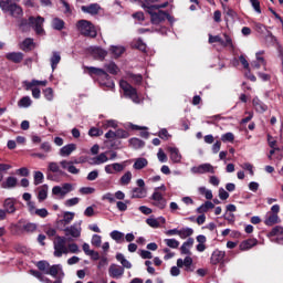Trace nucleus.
Returning <instances> with one entry per match:
<instances>
[{"label": "nucleus", "instance_id": "obj_1", "mask_svg": "<svg viewBox=\"0 0 283 283\" xmlns=\"http://www.w3.org/2000/svg\"><path fill=\"white\" fill-rule=\"evenodd\" d=\"M54 258H63V255H67V253H81V249L76 243H70L67 247V241L65 237H56L53 241Z\"/></svg>", "mask_w": 283, "mask_h": 283}, {"label": "nucleus", "instance_id": "obj_2", "mask_svg": "<svg viewBox=\"0 0 283 283\" xmlns=\"http://www.w3.org/2000/svg\"><path fill=\"white\" fill-rule=\"evenodd\" d=\"M86 70L88 71L90 76H97L99 85L114 90V81L109 80V74H107V71L94 66H87Z\"/></svg>", "mask_w": 283, "mask_h": 283}, {"label": "nucleus", "instance_id": "obj_3", "mask_svg": "<svg viewBox=\"0 0 283 283\" xmlns=\"http://www.w3.org/2000/svg\"><path fill=\"white\" fill-rule=\"evenodd\" d=\"M167 6H169V2H164L161 4H157L156 7L146 9L148 14H150V21L154 25H158L159 23H163L165 19H167V12L160 10V8H167Z\"/></svg>", "mask_w": 283, "mask_h": 283}, {"label": "nucleus", "instance_id": "obj_4", "mask_svg": "<svg viewBox=\"0 0 283 283\" xmlns=\"http://www.w3.org/2000/svg\"><path fill=\"white\" fill-rule=\"evenodd\" d=\"M75 28L82 36H88V39H96L98 36V31H96V27L91 21L80 20L76 22Z\"/></svg>", "mask_w": 283, "mask_h": 283}, {"label": "nucleus", "instance_id": "obj_5", "mask_svg": "<svg viewBox=\"0 0 283 283\" xmlns=\"http://www.w3.org/2000/svg\"><path fill=\"white\" fill-rule=\"evenodd\" d=\"M0 8L3 12H9L11 17L19 19V17H23V9L12 2V0H0Z\"/></svg>", "mask_w": 283, "mask_h": 283}, {"label": "nucleus", "instance_id": "obj_6", "mask_svg": "<svg viewBox=\"0 0 283 283\" xmlns=\"http://www.w3.org/2000/svg\"><path fill=\"white\" fill-rule=\"evenodd\" d=\"M39 85L42 87H45L48 85V80L44 81H38V80H32L31 82L25 81L24 86L27 91L32 92L33 98H41V88H39Z\"/></svg>", "mask_w": 283, "mask_h": 283}, {"label": "nucleus", "instance_id": "obj_7", "mask_svg": "<svg viewBox=\"0 0 283 283\" xmlns=\"http://www.w3.org/2000/svg\"><path fill=\"white\" fill-rule=\"evenodd\" d=\"M119 87L123 90L125 96L133 99V103H140V98L138 97V92L127 81L122 80L119 82Z\"/></svg>", "mask_w": 283, "mask_h": 283}, {"label": "nucleus", "instance_id": "obj_8", "mask_svg": "<svg viewBox=\"0 0 283 283\" xmlns=\"http://www.w3.org/2000/svg\"><path fill=\"white\" fill-rule=\"evenodd\" d=\"M29 23L39 36H43V34H45V29H43V23H45V19L41 15L36 18L30 17Z\"/></svg>", "mask_w": 283, "mask_h": 283}, {"label": "nucleus", "instance_id": "obj_9", "mask_svg": "<svg viewBox=\"0 0 283 283\" xmlns=\"http://www.w3.org/2000/svg\"><path fill=\"white\" fill-rule=\"evenodd\" d=\"M150 200H153V206L157 207V209H165L167 207V199L158 189L154 190Z\"/></svg>", "mask_w": 283, "mask_h": 283}, {"label": "nucleus", "instance_id": "obj_10", "mask_svg": "<svg viewBox=\"0 0 283 283\" xmlns=\"http://www.w3.org/2000/svg\"><path fill=\"white\" fill-rule=\"evenodd\" d=\"M191 174H216V167L211 164H201L199 166H193L190 169Z\"/></svg>", "mask_w": 283, "mask_h": 283}, {"label": "nucleus", "instance_id": "obj_11", "mask_svg": "<svg viewBox=\"0 0 283 283\" xmlns=\"http://www.w3.org/2000/svg\"><path fill=\"white\" fill-rule=\"evenodd\" d=\"M81 222L74 223L64 229L65 235H71V238H81Z\"/></svg>", "mask_w": 283, "mask_h": 283}, {"label": "nucleus", "instance_id": "obj_12", "mask_svg": "<svg viewBox=\"0 0 283 283\" xmlns=\"http://www.w3.org/2000/svg\"><path fill=\"white\" fill-rule=\"evenodd\" d=\"M268 238H276L274 242L277 244H283V228L282 226L274 227L269 233Z\"/></svg>", "mask_w": 283, "mask_h": 283}, {"label": "nucleus", "instance_id": "obj_13", "mask_svg": "<svg viewBox=\"0 0 283 283\" xmlns=\"http://www.w3.org/2000/svg\"><path fill=\"white\" fill-rule=\"evenodd\" d=\"M72 191V184H63V186H54L52 188L53 196H67Z\"/></svg>", "mask_w": 283, "mask_h": 283}, {"label": "nucleus", "instance_id": "obj_14", "mask_svg": "<svg viewBox=\"0 0 283 283\" xmlns=\"http://www.w3.org/2000/svg\"><path fill=\"white\" fill-rule=\"evenodd\" d=\"M81 10L85 14H91L92 17H96V14H98V12H101V4L91 3L88 6H82Z\"/></svg>", "mask_w": 283, "mask_h": 283}, {"label": "nucleus", "instance_id": "obj_15", "mask_svg": "<svg viewBox=\"0 0 283 283\" xmlns=\"http://www.w3.org/2000/svg\"><path fill=\"white\" fill-rule=\"evenodd\" d=\"M125 274V269L120 268L116 264H111L108 269V275L109 277H113L114 280H119L122 275Z\"/></svg>", "mask_w": 283, "mask_h": 283}, {"label": "nucleus", "instance_id": "obj_16", "mask_svg": "<svg viewBox=\"0 0 283 283\" xmlns=\"http://www.w3.org/2000/svg\"><path fill=\"white\" fill-rule=\"evenodd\" d=\"M224 255H227V252L221 250H214L210 258L211 264H220V262L224 260Z\"/></svg>", "mask_w": 283, "mask_h": 283}, {"label": "nucleus", "instance_id": "obj_17", "mask_svg": "<svg viewBox=\"0 0 283 283\" xmlns=\"http://www.w3.org/2000/svg\"><path fill=\"white\" fill-rule=\"evenodd\" d=\"M165 222H167L165 217H159L158 219L148 218L146 220V224H148V227H151V229H158V228H160V224H165Z\"/></svg>", "mask_w": 283, "mask_h": 283}, {"label": "nucleus", "instance_id": "obj_18", "mask_svg": "<svg viewBox=\"0 0 283 283\" xmlns=\"http://www.w3.org/2000/svg\"><path fill=\"white\" fill-rule=\"evenodd\" d=\"M256 245H258V239H248L240 243L239 249L240 251H249Z\"/></svg>", "mask_w": 283, "mask_h": 283}, {"label": "nucleus", "instance_id": "obj_19", "mask_svg": "<svg viewBox=\"0 0 283 283\" xmlns=\"http://www.w3.org/2000/svg\"><path fill=\"white\" fill-rule=\"evenodd\" d=\"M280 222V216L271 212H266L264 224L266 227H273V224H277Z\"/></svg>", "mask_w": 283, "mask_h": 283}, {"label": "nucleus", "instance_id": "obj_20", "mask_svg": "<svg viewBox=\"0 0 283 283\" xmlns=\"http://www.w3.org/2000/svg\"><path fill=\"white\" fill-rule=\"evenodd\" d=\"M252 105H253L255 112H258L259 114H264V112H266V109H269V106H266V104H264V102L260 101V98H258V97L253 98Z\"/></svg>", "mask_w": 283, "mask_h": 283}, {"label": "nucleus", "instance_id": "obj_21", "mask_svg": "<svg viewBox=\"0 0 283 283\" xmlns=\"http://www.w3.org/2000/svg\"><path fill=\"white\" fill-rule=\"evenodd\" d=\"M73 151H76V144H69L60 149V156L67 158V156H72Z\"/></svg>", "mask_w": 283, "mask_h": 283}, {"label": "nucleus", "instance_id": "obj_22", "mask_svg": "<svg viewBox=\"0 0 283 283\" xmlns=\"http://www.w3.org/2000/svg\"><path fill=\"white\" fill-rule=\"evenodd\" d=\"M191 264H193V259H191V256H186L185 260L182 259L177 260V266L179 269H182V266H185V271H192Z\"/></svg>", "mask_w": 283, "mask_h": 283}, {"label": "nucleus", "instance_id": "obj_23", "mask_svg": "<svg viewBox=\"0 0 283 283\" xmlns=\"http://www.w3.org/2000/svg\"><path fill=\"white\" fill-rule=\"evenodd\" d=\"M191 247H193V238L185 241L180 248L181 255H191Z\"/></svg>", "mask_w": 283, "mask_h": 283}, {"label": "nucleus", "instance_id": "obj_24", "mask_svg": "<svg viewBox=\"0 0 283 283\" xmlns=\"http://www.w3.org/2000/svg\"><path fill=\"white\" fill-rule=\"evenodd\" d=\"M210 209H216V205H213V202H211V201H206L205 203L199 206L196 209V211H197V213L205 216V213H208Z\"/></svg>", "mask_w": 283, "mask_h": 283}, {"label": "nucleus", "instance_id": "obj_25", "mask_svg": "<svg viewBox=\"0 0 283 283\" xmlns=\"http://www.w3.org/2000/svg\"><path fill=\"white\" fill-rule=\"evenodd\" d=\"M147 165H149V161L147 160V158L139 157V158L135 159L133 169H136V170L145 169V167H147Z\"/></svg>", "mask_w": 283, "mask_h": 283}, {"label": "nucleus", "instance_id": "obj_26", "mask_svg": "<svg viewBox=\"0 0 283 283\" xmlns=\"http://www.w3.org/2000/svg\"><path fill=\"white\" fill-rule=\"evenodd\" d=\"M6 57L8 59V61H12V63H21V61H23V53L11 52L7 53Z\"/></svg>", "mask_w": 283, "mask_h": 283}, {"label": "nucleus", "instance_id": "obj_27", "mask_svg": "<svg viewBox=\"0 0 283 283\" xmlns=\"http://www.w3.org/2000/svg\"><path fill=\"white\" fill-rule=\"evenodd\" d=\"M18 180L15 177H8L2 184V189H14L17 187Z\"/></svg>", "mask_w": 283, "mask_h": 283}, {"label": "nucleus", "instance_id": "obj_28", "mask_svg": "<svg viewBox=\"0 0 283 283\" xmlns=\"http://www.w3.org/2000/svg\"><path fill=\"white\" fill-rule=\"evenodd\" d=\"M52 70H56L59 63H61V53L59 51H53L50 59Z\"/></svg>", "mask_w": 283, "mask_h": 283}, {"label": "nucleus", "instance_id": "obj_29", "mask_svg": "<svg viewBox=\"0 0 283 283\" xmlns=\"http://www.w3.org/2000/svg\"><path fill=\"white\" fill-rule=\"evenodd\" d=\"M60 273H63V266L61 264H54V265H50L49 272H46V275L56 277Z\"/></svg>", "mask_w": 283, "mask_h": 283}, {"label": "nucleus", "instance_id": "obj_30", "mask_svg": "<svg viewBox=\"0 0 283 283\" xmlns=\"http://www.w3.org/2000/svg\"><path fill=\"white\" fill-rule=\"evenodd\" d=\"M3 209L7 211V213H14V211H17V207H14V199H6L3 203Z\"/></svg>", "mask_w": 283, "mask_h": 283}, {"label": "nucleus", "instance_id": "obj_31", "mask_svg": "<svg viewBox=\"0 0 283 283\" xmlns=\"http://www.w3.org/2000/svg\"><path fill=\"white\" fill-rule=\"evenodd\" d=\"M30 275H33V277H36V280H39L40 282L43 283H52V280L48 279L45 275H43V273H41L40 271L36 270H30L29 271Z\"/></svg>", "mask_w": 283, "mask_h": 283}, {"label": "nucleus", "instance_id": "obj_32", "mask_svg": "<svg viewBox=\"0 0 283 283\" xmlns=\"http://www.w3.org/2000/svg\"><path fill=\"white\" fill-rule=\"evenodd\" d=\"M147 190L145 188H133L130 192V198H146Z\"/></svg>", "mask_w": 283, "mask_h": 283}, {"label": "nucleus", "instance_id": "obj_33", "mask_svg": "<svg viewBox=\"0 0 283 283\" xmlns=\"http://www.w3.org/2000/svg\"><path fill=\"white\" fill-rule=\"evenodd\" d=\"M92 54L94 59H98L99 61H104L105 56H107V51L103 50L102 48H94L92 50Z\"/></svg>", "mask_w": 283, "mask_h": 283}, {"label": "nucleus", "instance_id": "obj_34", "mask_svg": "<svg viewBox=\"0 0 283 283\" xmlns=\"http://www.w3.org/2000/svg\"><path fill=\"white\" fill-rule=\"evenodd\" d=\"M48 199V185H43L38 188V200L39 202H43V200Z\"/></svg>", "mask_w": 283, "mask_h": 283}, {"label": "nucleus", "instance_id": "obj_35", "mask_svg": "<svg viewBox=\"0 0 283 283\" xmlns=\"http://www.w3.org/2000/svg\"><path fill=\"white\" fill-rule=\"evenodd\" d=\"M128 143L129 147H132L133 149H143V147H145V142L136 137L130 138Z\"/></svg>", "mask_w": 283, "mask_h": 283}, {"label": "nucleus", "instance_id": "obj_36", "mask_svg": "<svg viewBox=\"0 0 283 283\" xmlns=\"http://www.w3.org/2000/svg\"><path fill=\"white\" fill-rule=\"evenodd\" d=\"M109 158L107 157L106 153H101L96 157L93 158L92 165H104V163H107Z\"/></svg>", "mask_w": 283, "mask_h": 283}, {"label": "nucleus", "instance_id": "obj_37", "mask_svg": "<svg viewBox=\"0 0 283 283\" xmlns=\"http://www.w3.org/2000/svg\"><path fill=\"white\" fill-rule=\"evenodd\" d=\"M169 153L172 163H180V160H182V155H180V150H178V148H169Z\"/></svg>", "mask_w": 283, "mask_h": 283}, {"label": "nucleus", "instance_id": "obj_38", "mask_svg": "<svg viewBox=\"0 0 283 283\" xmlns=\"http://www.w3.org/2000/svg\"><path fill=\"white\" fill-rule=\"evenodd\" d=\"M105 70L108 72V74H118L120 72V69H118V65L114 62H108L104 65Z\"/></svg>", "mask_w": 283, "mask_h": 283}, {"label": "nucleus", "instance_id": "obj_39", "mask_svg": "<svg viewBox=\"0 0 283 283\" xmlns=\"http://www.w3.org/2000/svg\"><path fill=\"white\" fill-rule=\"evenodd\" d=\"M117 262H120L122 266L124 269H132V262L125 259V255L123 253L116 254Z\"/></svg>", "mask_w": 283, "mask_h": 283}, {"label": "nucleus", "instance_id": "obj_40", "mask_svg": "<svg viewBox=\"0 0 283 283\" xmlns=\"http://www.w3.org/2000/svg\"><path fill=\"white\" fill-rule=\"evenodd\" d=\"M139 3H142L144 10H149L150 8H157L158 0H139Z\"/></svg>", "mask_w": 283, "mask_h": 283}, {"label": "nucleus", "instance_id": "obj_41", "mask_svg": "<svg viewBox=\"0 0 283 283\" xmlns=\"http://www.w3.org/2000/svg\"><path fill=\"white\" fill-rule=\"evenodd\" d=\"M32 106V98L30 96H24L19 99L18 107L20 108H28Z\"/></svg>", "mask_w": 283, "mask_h": 283}, {"label": "nucleus", "instance_id": "obj_42", "mask_svg": "<svg viewBox=\"0 0 283 283\" xmlns=\"http://www.w3.org/2000/svg\"><path fill=\"white\" fill-rule=\"evenodd\" d=\"M48 171H51V174H63V171L61 170V166H59V163L56 161L49 163Z\"/></svg>", "mask_w": 283, "mask_h": 283}, {"label": "nucleus", "instance_id": "obj_43", "mask_svg": "<svg viewBox=\"0 0 283 283\" xmlns=\"http://www.w3.org/2000/svg\"><path fill=\"white\" fill-rule=\"evenodd\" d=\"M52 28L53 30L61 31L65 28V21L61 20L60 18H54L52 20Z\"/></svg>", "mask_w": 283, "mask_h": 283}, {"label": "nucleus", "instance_id": "obj_44", "mask_svg": "<svg viewBox=\"0 0 283 283\" xmlns=\"http://www.w3.org/2000/svg\"><path fill=\"white\" fill-rule=\"evenodd\" d=\"M35 266L39 269V271H42V273H45V275H48L50 271V262L39 261Z\"/></svg>", "mask_w": 283, "mask_h": 283}, {"label": "nucleus", "instance_id": "obj_45", "mask_svg": "<svg viewBox=\"0 0 283 283\" xmlns=\"http://www.w3.org/2000/svg\"><path fill=\"white\" fill-rule=\"evenodd\" d=\"M191 235H193V229L191 228H182L179 230V238H181V240L191 238Z\"/></svg>", "mask_w": 283, "mask_h": 283}, {"label": "nucleus", "instance_id": "obj_46", "mask_svg": "<svg viewBox=\"0 0 283 283\" xmlns=\"http://www.w3.org/2000/svg\"><path fill=\"white\" fill-rule=\"evenodd\" d=\"M111 238H112V240H115V242L120 243V242H123V240L125 238V233H123L118 230H114L111 232Z\"/></svg>", "mask_w": 283, "mask_h": 283}, {"label": "nucleus", "instance_id": "obj_47", "mask_svg": "<svg viewBox=\"0 0 283 283\" xmlns=\"http://www.w3.org/2000/svg\"><path fill=\"white\" fill-rule=\"evenodd\" d=\"M199 193L201 196H205L206 200H213V192L209 189H207L206 187H200L199 188Z\"/></svg>", "mask_w": 283, "mask_h": 283}, {"label": "nucleus", "instance_id": "obj_48", "mask_svg": "<svg viewBox=\"0 0 283 283\" xmlns=\"http://www.w3.org/2000/svg\"><path fill=\"white\" fill-rule=\"evenodd\" d=\"M32 45H34V40L32 38H27L21 44V50H32Z\"/></svg>", "mask_w": 283, "mask_h": 283}, {"label": "nucleus", "instance_id": "obj_49", "mask_svg": "<svg viewBox=\"0 0 283 283\" xmlns=\"http://www.w3.org/2000/svg\"><path fill=\"white\" fill-rule=\"evenodd\" d=\"M45 177L43 176V172H41V171H35L34 172V176H33V184L35 185V186H39V185H43V179H44Z\"/></svg>", "mask_w": 283, "mask_h": 283}, {"label": "nucleus", "instance_id": "obj_50", "mask_svg": "<svg viewBox=\"0 0 283 283\" xmlns=\"http://www.w3.org/2000/svg\"><path fill=\"white\" fill-rule=\"evenodd\" d=\"M120 185H129L132 182V171H126L119 179Z\"/></svg>", "mask_w": 283, "mask_h": 283}, {"label": "nucleus", "instance_id": "obj_51", "mask_svg": "<svg viewBox=\"0 0 283 283\" xmlns=\"http://www.w3.org/2000/svg\"><path fill=\"white\" fill-rule=\"evenodd\" d=\"M164 242L169 247V249H178V247H180V241L176 239H165Z\"/></svg>", "mask_w": 283, "mask_h": 283}, {"label": "nucleus", "instance_id": "obj_52", "mask_svg": "<svg viewBox=\"0 0 283 283\" xmlns=\"http://www.w3.org/2000/svg\"><path fill=\"white\" fill-rule=\"evenodd\" d=\"M115 133H116V138L117 139L129 138V132H127L123 128H119V129L115 130Z\"/></svg>", "mask_w": 283, "mask_h": 283}, {"label": "nucleus", "instance_id": "obj_53", "mask_svg": "<svg viewBox=\"0 0 283 283\" xmlns=\"http://www.w3.org/2000/svg\"><path fill=\"white\" fill-rule=\"evenodd\" d=\"M222 143H233L235 140V135L233 133H226L221 135Z\"/></svg>", "mask_w": 283, "mask_h": 283}, {"label": "nucleus", "instance_id": "obj_54", "mask_svg": "<svg viewBox=\"0 0 283 283\" xmlns=\"http://www.w3.org/2000/svg\"><path fill=\"white\" fill-rule=\"evenodd\" d=\"M226 41H223V44H221L223 48H230L231 50H234L235 46L233 45V40L228 34L223 35Z\"/></svg>", "mask_w": 283, "mask_h": 283}, {"label": "nucleus", "instance_id": "obj_55", "mask_svg": "<svg viewBox=\"0 0 283 283\" xmlns=\"http://www.w3.org/2000/svg\"><path fill=\"white\" fill-rule=\"evenodd\" d=\"M111 52H112V54H114V56L118 57V56H122V54L125 52V48L124 46H112Z\"/></svg>", "mask_w": 283, "mask_h": 283}, {"label": "nucleus", "instance_id": "obj_56", "mask_svg": "<svg viewBox=\"0 0 283 283\" xmlns=\"http://www.w3.org/2000/svg\"><path fill=\"white\" fill-rule=\"evenodd\" d=\"M44 94V98H46V101H54V91L52 90V87H48L43 91Z\"/></svg>", "mask_w": 283, "mask_h": 283}, {"label": "nucleus", "instance_id": "obj_57", "mask_svg": "<svg viewBox=\"0 0 283 283\" xmlns=\"http://www.w3.org/2000/svg\"><path fill=\"white\" fill-rule=\"evenodd\" d=\"M103 127L104 129H107L109 127H112L113 129H116V127H118V122H116L115 119H108L104 122Z\"/></svg>", "mask_w": 283, "mask_h": 283}, {"label": "nucleus", "instance_id": "obj_58", "mask_svg": "<svg viewBox=\"0 0 283 283\" xmlns=\"http://www.w3.org/2000/svg\"><path fill=\"white\" fill-rule=\"evenodd\" d=\"M209 43H220V45L224 44V40L220 35H211L209 34Z\"/></svg>", "mask_w": 283, "mask_h": 283}, {"label": "nucleus", "instance_id": "obj_59", "mask_svg": "<svg viewBox=\"0 0 283 283\" xmlns=\"http://www.w3.org/2000/svg\"><path fill=\"white\" fill-rule=\"evenodd\" d=\"M23 231H27V233H34V231H36V223H25L23 226Z\"/></svg>", "mask_w": 283, "mask_h": 283}, {"label": "nucleus", "instance_id": "obj_60", "mask_svg": "<svg viewBox=\"0 0 283 283\" xmlns=\"http://www.w3.org/2000/svg\"><path fill=\"white\" fill-rule=\"evenodd\" d=\"M40 149L44 151V154H50V151H52V144H50V142H44L40 145Z\"/></svg>", "mask_w": 283, "mask_h": 283}, {"label": "nucleus", "instance_id": "obj_61", "mask_svg": "<svg viewBox=\"0 0 283 283\" xmlns=\"http://www.w3.org/2000/svg\"><path fill=\"white\" fill-rule=\"evenodd\" d=\"M74 212H64L63 222L64 224H70L74 220Z\"/></svg>", "mask_w": 283, "mask_h": 283}, {"label": "nucleus", "instance_id": "obj_62", "mask_svg": "<svg viewBox=\"0 0 283 283\" xmlns=\"http://www.w3.org/2000/svg\"><path fill=\"white\" fill-rule=\"evenodd\" d=\"M88 136H91V137L103 136V130H101L99 128H96V127H92L88 130Z\"/></svg>", "mask_w": 283, "mask_h": 283}, {"label": "nucleus", "instance_id": "obj_63", "mask_svg": "<svg viewBox=\"0 0 283 283\" xmlns=\"http://www.w3.org/2000/svg\"><path fill=\"white\" fill-rule=\"evenodd\" d=\"M78 202H81V198L74 197L65 201V207H75Z\"/></svg>", "mask_w": 283, "mask_h": 283}, {"label": "nucleus", "instance_id": "obj_64", "mask_svg": "<svg viewBox=\"0 0 283 283\" xmlns=\"http://www.w3.org/2000/svg\"><path fill=\"white\" fill-rule=\"evenodd\" d=\"M101 243H102V239H101V235L98 234H94L93 238H92V241H91V244L93 247H101Z\"/></svg>", "mask_w": 283, "mask_h": 283}]
</instances>
